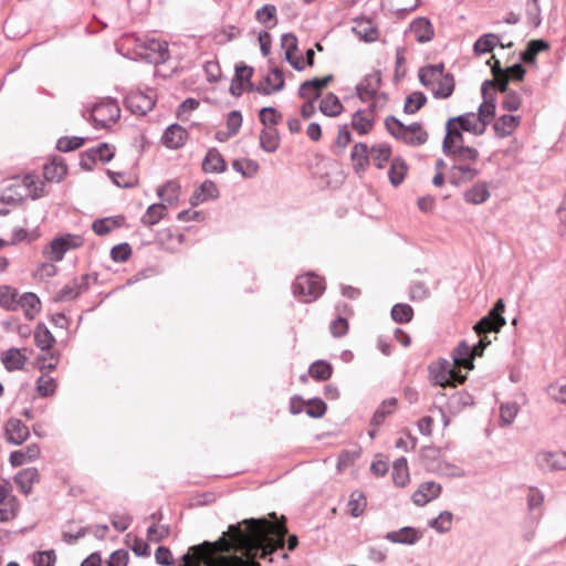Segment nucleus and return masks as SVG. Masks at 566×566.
<instances>
[{"mask_svg": "<svg viewBox=\"0 0 566 566\" xmlns=\"http://www.w3.org/2000/svg\"><path fill=\"white\" fill-rule=\"evenodd\" d=\"M242 523L247 525L251 533L243 534L239 528V524L229 526L230 531L239 532L237 552L240 555L237 553L231 555L223 566H260L255 557L265 558L271 553V547L274 545L273 532H276L279 535L277 544L283 545L284 543V536L287 533L285 526L269 525L264 517L245 518Z\"/></svg>", "mask_w": 566, "mask_h": 566, "instance_id": "obj_1", "label": "nucleus"}, {"mask_svg": "<svg viewBox=\"0 0 566 566\" xmlns=\"http://www.w3.org/2000/svg\"><path fill=\"white\" fill-rule=\"evenodd\" d=\"M385 127L387 132L398 140L403 142L409 146H421L428 140V133L422 128L421 123L413 122L405 125L400 119L394 115L385 118Z\"/></svg>", "mask_w": 566, "mask_h": 566, "instance_id": "obj_2", "label": "nucleus"}, {"mask_svg": "<svg viewBox=\"0 0 566 566\" xmlns=\"http://www.w3.org/2000/svg\"><path fill=\"white\" fill-rule=\"evenodd\" d=\"M293 295L301 302L310 303L317 300L325 291L324 279L313 272L296 276L292 284Z\"/></svg>", "mask_w": 566, "mask_h": 566, "instance_id": "obj_3", "label": "nucleus"}, {"mask_svg": "<svg viewBox=\"0 0 566 566\" xmlns=\"http://www.w3.org/2000/svg\"><path fill=\"white\" fill-rule=\"evenodd\" d=\"M136 49L139 50L138 54L147 60L149 63H163L169 57L168 43L155 38L150 39H136Z\"/></svg>", "mask_w": 566, "mask_h": 566, "instance_id": "obj_4", "label": "nucleus"}, {"mask_svg": "<svg viewBox=\"0 0 566 566\" xmlns=\"http://www.w3.org/2000/svg\"><path fill=\"white\" fill-rule=\"evenodd\" d=\"M83 239L80 235L66 233L54 238L44 249L43 254L51 261L60 262L69 250L80 248Z\"/></svg>", "mask_w": 566, "mask_h": 566, "instance_id": "obj_5", "label": "nucleus"}, {"mask_svg": "<svg viewBox=\"0 0 566 566\" xmlns=\"http://www.w3.org/2000/svg\"><path fill=\"white\" fill-rule=\"evenodd\" d=\"M115 156V148L106 142L91 147L80 154V167L91 171L97 161L109 163Z\"/></svg>", "mask_w": 566, "mask_h": 566, "instance_id": "obj_6", "label": "nucleus"}, {"mask_svg": "<svg viewBox=\"0 0 566 566\" xmlns=\"http://www.w3.org/2000/svg\"><path fill=\"white\" fill-rule=\"evenodd\" d=\"M505 310V304L502 298H499L492 308L489 311V314L483 316L476 324L474 325V331L481 335L483 333H497L500 329L506 324V321L503 316Z\"/></svg>", "mask_w": 566, "mask_h": 566, "instance_id": "obj_7", "label": "nucleus"}, {"mask_svg": "<svg viewBox=\"0 0 566 566\" xmlns=\"http://www.w3.org/2000/svg\"><path fill=\"white\" fill-rule=\"evenodd\" d=\"M429 379L433 386L448 387L453 382L454 369L450 366V363L441 358L437 363H432L428 367Z\"/></svg>", "mask_w": 566, "mask_h": 566, "instance_id": "obj_8", "label": "nucleus"}, {"mask_svg": "<svg viewBox=\"0 0 566 566\" xmlns=\"http://www.w3.org/2000/svg\"><path fill=\"white\" fill-rule=\"evenodd\" d=\"M155 99L144 92L136 91L128 93L124 98V106L132 114L144 116L155 106Z\"/></svg>", "mask_w": 566, "mask_h": 566, "instance_id": "obj_9", "label": "nucleus"}, {"mask_svg": "<svg viewBox=\"0 0 566 566\" xmlns=\"http://www.w3.org/2000/svg\"><path fill=\"white\" fill-rule=\"evenodd\" d=\"M535 460L539 470L544 472L566 470L565 451H539Z\"/></svg>", "mask_w": 566, "mask_h": 566, "instance_id": "obj_10", "label": "nucleus"}, {"mask_svg": "<svg viewBox=\"0 0 566 566\" xmlns=\"http://www.w3.org/2000/svg\"><path fill=\"white\" fill-rule=\"evenodd\" d=\"M381 86V72L374 71L364 76V78L356 85V96L366 102L376 98L378 90Z\"/></svg>", "mask_w": 566, "mask_h": 566, "instance_id": "obj_11", "label": "nucleus"}, {"mask_svg": "<svg viewBox=\"0 0 566 566\" xmlns=\"http://www.w3.org/2000/svg\"><path fill=\"white\" fill-rule=\"evenodd\" d=\"M442 492L441 484L434 482V481H426L422 482L418 489L413 492L411 495L412 502L417 506H424L432 500H436L440 496Z\"/></svg>", "mask_w": 566, "mask_h": 566, "instance_id": "obj_12", "label": "nucleus"}, {"mask_svg": "<svg viewBox=\"0 0 566 566\" xmlns=\"http://www.w3.org/2000/svg\"><path fill=\"white\" fill-rule=\"evenodd\" d=\"M7 441L20 446L30 437L29 428L18 418H10L4 426Z\"/></svg>", "mask_w": 566, "mask_h": 566, "instance_id": "obj_13", "label": "nucleus"}, {"mask_svg": "<svg viewBox=\"0 0 566 566\" xmlns=\"http://www.w3.org/2000/svg\"><path fill=\"white\" fill-rule=\"evenodd\" d=\"M188 138V132L178 123L169 125L163 136L161 143L169 149L182 147Z\"/></svg>", "mask_w": 566, "mask_h": 566, "instance_id": "obj_14", "label": "nucleus"}, {"mask_svg": "<svg viewBox=\"0 0 566 566\" xmlns=\"http://www.w3.org/2000/svg\"><path fill=\"white\" fill-rule=\"evenodd\" d=\"M463 130L454 126V119H448L446 123V135L442 140V153L453 154V149L463 145Z\"/></svg>", "mask_w": 566, "mask_h": 566, "instance_id": "obj_15", "label": "nucleus"}, {"mask_svg": "<svg viewBox=\"0 0 566 566\" xmlns=\"http://www.w3.org/2000/svg\"><path fill=\"white\" fill-rule=\"evenodd\" d=\"M201 168L206 174H221L227 170L228 165L220 151L211 147L202 159Z\"/></svg>", "mask_w": 566, "mask_h": 566, "instance_id": "obj_16", "label": "nucleus"}, {"mask_svg": "<svg viewBox=\"0 0 566 566\" xmlns=\"http://www.w3.org/2000/svg\"><path fill=\"white\" fill-rule=\"evenodd\" d=\"M369 157L370 148L367 146V144L359 142L354 145L350 154V159L353 161L354 171L358 176L365 174L369 165Z\"/></svg>", "mask_w": 566, "mask_h": 566, "instance_id": "obj_17", "label": "nucleus"}, {"mask_svg": "<svg viewBox=\"0 0 566 566\" xmlns=\"http://www.w3.org/2000/svg\"><path fill=\"white\" fill-rule=\"evenodd\" d=\"M409 30L415 34L417 42L427 43L434 36V29L430 20L426 17H418L409 25Z\"/></svg>", "mask_w": 566, "mask_h": 566, "instance_id": "obj_18", "label": "nucleus"}, {"mask_svg": "<svg viewBox=\"0 0 566 566\" xmlns=\"http://www.w3.org/2000/svg\"><path fill=\"white\" fill-rule=\"evenodd\" d=\"M422 534L412 526H403L399 531L388 532L385 536L391 543L413 545L420 538Z\"/></svg>", "mask_w": 566, "mask_h": 566, "instance_id": "obj_19", "label": "nucleus"}, {"mask_svg": "<svg viewBox=\"0 0 566 566\" xmlns=\"http://www.w3.org/2000/svg\"><path fill=\"white\" fill-rule=\"evenodd\" d=\"M66 174L67 165L62 157H54L43 166V176L45 181L60 182Z\"/></svg>", "mask_w": 566, "mask_h": 566, "instance_id": "obj_20", "label": "nucleus"}, {"mask_svg": "<svg viewBox=\"0 0 566 566\" xmlns=\"http://www.w3.org/2000/svg\"><path fill=\"white\" fill-rule=\"evenodd\" d=\"M521 123V116L502 115L493 124V130L497 138H505L515 130Z\"/></svg>", "mask_w": 566, "mask_h": 566, "instance_id": "obj_21", "label": "nucleus"}, {"mask_svg": "<svg viewBox=\"0 0 566 566\" xmlns=\"http://www.w3.org/2000/svg\"><path fill=\"white\" fill-rule=\"evenodd\" d=\"M13 481L20 491L28 495L32 492L33 484L40 481V473L36 468H27L19 471L14 475Z\"/></svg>", "mask_w": 566, "mask_h": 566, "instance_id": "obj_22", "label": "nucleus"}, {"mask_svg": "<svg viewBox=\"0 0 566 566\" xmlns=\"http://www.w3.org/2000/svg\"><path fill=\"white\" fill-rule=\"evenodd\" d=\"M449 119H454V124H459V128L474 136H481L485 133L473 112L463 113Z\"/></svg>", "mask_w": 566, "mask_h": 566, "instance_id": "obj_23", "label": "nucleus"}, {"mask_svg": "<svg viewBox=\"0 0 566 566\" xmlns=\"http://www.w3.org/2000/svg\"><path fill=\"white\" fill-rule=\"evenodd\" d=\"M490 196L489 184L486 181H478L463 192L465 202L471 205L484 203Z\"/></svg>", "mask_w": 566, "mask_h": 566, "instance_id": "obj_24", "label": "nucleus"}, {"mask_svg": "<svg viewBox=\"0 0 566 566\" xmlns=\"http://www.w3.org/2000/svg\"><path fill=\"white\" fill-rule=\"evenodd\" d=\"M495 111L496 96L483 97V102L480 104L478 113H475V115L480 125L483 126L484 132L486 130V127L491 124L492 119L494 118Z\"/></svg>", "mask_w": 566, "mask_h": 566, "instance_id": "obj_25", "label": "nucleus"}, {"mask_svg": "<svg viewBox=\"0 0 566 566\" xmlns=\"http://www.w3.org/2000/svg\"><path fill=\"white\" fill-rule=\"evenodd\" d=\"M549 44L544 39H534L527 42L526 48L521 51L520 60L524 64H535L538 53L547 50Z\"/></svg>", "mask_w": 566, "mask_h": 566, "instance_id": "obj_26", "label": "nucleus"}, {"mask_svg": "<svg viewBox=\"0 0 566 566\" xmlns=\"http://www.w3.org/2000/svg\"><path fill=\"white\" fill-rule=\"evenodd\" d=\"M452 359L455 365L462 366L468 370H472L474 368V355L465 340H461L453 349Z\"/></svg>", "mask_w": 566, "mask_h": 566, "instance_id": "obj_27", "label": "nucleus"}, {"mask_svg": "<svg viewBox=\"0 0 566 566\" xmlns=\"http://www.w3.org/2000/svg\"><path fill=\"white\" fill-rule=\"evenodd\" d=\"M318 109L325 115V116H328V117H337L339 116L343 111H344V106L339 99V97L332 93V92H328L321 101L319 103V106H318Z\"/></svg>", "mask_w": 566, "mask_h": 566, "instance_id": "obj_28", "label": "nucleus"}, {"mask_svg": "<svg viewBox=\"0 0 566 566\" xmlns=\"http://www.w3.org/2000/svg\"><path fill=\"white\" fill-rule=\"evenodd\" d=\"M333 365L325 359H317L308 366L307 375L315 381L323 382L333 376Z\"/></svg>", "mask_w": 566, "mask_h": 566, "instance_id": "obj_29", "label": "nucleus"}, {"mask_svg": "<svg viewBox=\"0 0 566 566\" xmlns=\"http://www.w3.org/2000/svg\"><path fill=\"white\" fill-rule=\"evenodd\" d=\"M1 361L8 371L21 370L25 365L27 356L21 353V349L12 347L2 355Z\"/></svg>", "mask_w": 566, "mask_h": 566, "instance_id": "obj_30", "label": "nucleus"}, {"mask_svg": "<svg viewBox=\"0 0 566 566\" xmlns=\"http://www.w3.org/2000/svg\"><path fill=\"white\" fill-rule=\"evenodd\" d=\"M260 147L265 153H274L280 147V134L276 127H264L260 132Z\"/></svg>", "mask_w": 566, "mask_h": 566, "instance_id": "obj_31", "label": "nucleus"}, {"mask_svg": "<svg viewBox=\"0 0 566 566\" xmlns=\"http://www.w3.org/2000/svg\"><path fill=\"white\" fill-rule=\"evenodd\" d=\"M33 336L35 346L43 352L51 350L56 342L55 337L44 323H38Z\"/></svg>", "mask_w": 566, "mask_h": 566, "instance_id": "obj_32", "label": "nucleus"}, {"mask_svg": "<svg viewBox=\"0 0 566 566\" xmlns=\"http://www.w3.org/2000/svg\"><path fill=\"white\" fill-rule=\"evenodd\" d=\"M19 307L24 310V316L27 319L32 321L35 314L40 312L41 302L36 294L32 292L23 293L18 301Z\"/></svg>", "mask_w": 566, "mask_h": 566, "instance_id": "obj_33", "label": "nucleus"}, {"mask_svg": "<svg viewBox=\"0 0 566 566\" xmlns=\"http://www.w3.org/2000/svg\"><path fill=\"white\" fill-rule=\"evenodd\" d=\"M474 399L465 390L454 391L447 400V408L451 413L460 412L464 407L472 406Z\"/></svg>", "mask_w": 566, "mask_h": 566, "instance_id": "obj_34", "label": "nucleus"}, {"mask_svg": "<svg viewBox=\"0 0 566 566\" xmlns=\"http://www.w3.org/2000/svg\"><path fill=\"white\" fill-rule=\"evenodd\" d=\"M333 78H334V76L332 74H328L323 77H313V78L306 80L300 85V87L297 90V95L301 98H306L307 94H308L307 91H312V93L313 92L321 93V90L328 86L329 83L333 81Z\"/></svg>", "mask_w": 566, "mask_h": 566, "instance_id": "obj_35", "label": "nucleus"}, {"mask_svg": "<svg viewBox=\"0 0 566 566\" xmlns=\"http://www.w3.org/2000/svg\"><path fill=\"white\" fill-rule=\"evenodd\" d=\"M391 157V146L387 143L376 144L370 147V157L377 169L385 168Z\"/></svg>", "mask_w": 566, "mask_h": 566, "instance_id": "obj_36", "label": "nucleus"}, {"mask_svg": "<svg viewBox=\"0 0 566 566\" xmlns=\"http://www.w3.org/2000/svg\"><path fill=\"white\" fill-rule=\"evenodd\" d=\"M397 402V398L395 397H390L388 399L382 400V402L377 407L371 417L370 426L379 427L380 424H382L385 419L394 412Z\"/></svg>", "mask_w": 566, "mask_h": 566, "instance_id": "obj_37", "label": "nucleus"}, {"mask_svg": "<svg viewBox=\"0 0 566 566\" xmlns=\"http://www.w3.org/2000/svg\"><path fill=\"white\" fill-rule=\"evenodd\" d=\"M167 213V206L164 202L151 203L142 216L140 221L145 226L157 224Z\"/></svg>", "mask_w": 566, "mask_h": 566, "instance_id": "obj_38", "label": "nucleus"}, {"mask_svg": "<svg viewBox=\"0 0 566 566\" xmlns=\"http://www.w3.org/2000/svg\"><path fill=\"white\" fill-rule=\"evenodd\" d=\"M391 475L396 486L402 488L409 482L408 462L405 457L394 461Z\"/></svg>", "mask_w": 566, "mask_h": 566, "instance_id": "obj_39", "label": "nucleus"}, {"mask_svg": "<svg viewBox=\"0 0 566 566\" xmlns=\"http://www.w3.org/2000/svg\"><path fill=\"white\" fill-rule=\"evenodd\" d=\"M179 192L180 185L175 180H168L157 189V196L170 206L178 201Z\"/></svg>", "mask_w": 566, "mask_h": 566, "instance_id": "obj_40", "label": "nucleus"}, {"mask_svg": "<svg viewBox=\"0 0 566 566\" xmlns=\"http://www.w3.org/2000/svg\"><path fill=\"white\" fill-rule=\"evenodd\" d=\"M500 44V39L494 33H486L481 35L473 44V52L475 55L481 56L486 54Z\"/></svg>", "mask_w": 566, "mask_h": 566, "instance_id": "obj_41", "label": "nucleus"}, {"mask_svg": "<svg viewBox=\"0 0 566 566\" xmlns=\"http://www.w3.org/2000/svg\"><path fill=\"white\" fill-rule=\"evenodd\" d=\"M407 170V163L401 157H396L391 160L388 176L394 187L399 186L403 181Z\"/></svg>", "mask_w": 566, "mask_h": 566, "instance_id": "obj_42", "label": "nucleus"}, {"mask_svg": "<svg viewBox=\"0 0 566 566\" xmlns=\"http://www.w3.org/2000/svg\"><path fill=\"white\" fill-rule=\"evenodd\" d=\"M454 85V76L447 73L446 76L438 80L437 86L432 87L433 97L440 99L450 97L453 94Z\"/></svg>", "mask_w": 566, "mask_h": 566, "instance_id": "obj_43", "label": "nucleus"}, {"mask_svg": "<svg viewBox=\"0 0 566 566\" xmlns=\"http://www.w3.org/2000/svg\"><path fill=\"white\" fill-rule=\"evenodd\" d=\"M374 123L373 116H367L364 111L358 109L353 114L350 125L359 135H366L371 130Z\"/></svg>", "mask_w": 566, "mask_h": 566, "instance_id": "obj_44", "label": "nucleus"}, {"mask_svg": "<svg viewBox=\"0 0 566 566\" xmlns=\"http://www.w3.org/2000/svg\"><path fill=\"white\" fill-rule=\"evenodd\" d=\"M18 291L9 285L0 286V306L7 311H17L19 308Z\"/></svg>", "mask_w": 566, "mask_h": 566, "instance_id": "obj_45", "label": "nucleus"}, {"mask_svg": "<svg viewBox=\"0 0 566 566\" xmlns=\"http://www.w3.org/2000/svg\"><path fill=\"white\" fill-rule=\"evenodd\" d=\"M428 98L423 92L415 91L411 94H409L403 104V113L411 115L417 113L420 108H422Z\"/></svg>", "mask_w": 566, "mask_h": 566, "instance_id": "obj_46", "label": "nucleus"}, {"mask_svg": "<svg viewBox=\"0 0 566 566\" xmlns=\"http://www.w3.org/2000/svg\"><path fill=\"white\" fill-rule=\"evenodd\" d=\"M255 20L269 29L274 27L276 24V7L270 3L262 6L255 11Z\"/></svg>", "mask_w": 566, "mask_h": 566, "instance_id": "obj_47", "label": "nucleus"}, {"mask_svg": "<svg viewBox=\"0 0 566 566\" xmlns=\"http://www.w3.org/2000/svg\"><path fill=\"white\" fill-rule=\"evenodd\" d=\"M283 118L281 112L273 106H264L259 111V119L264 127H275Z\"/></svg>", "mask_w": 566, "mask_h": 566, "instance_id": "obj_48", "label": "nucleus"}, {"mask_svg": "<svg viewBox=\"0 0 566 566\" xmlns=\"http://www.w3.org/2000/svg\"><path fill=\"white\" fill-rule=\"evenodd\" d=\"M390 316L399 324L409 323L413 317V308L407 303H397L391 307Z\"/></svg>", "mask_w": 566, "mask_h": 566, "instance_id": "obj_49", "label": "nucleus"}, {"mask_svg": "<svg viewBox=\"0 0 566 566\" xmlns=\"http://www.w3.org/2000/svg\"><path fill=\"white\" fill-rule=\"evenodd\" d=\"M453 154H444L446 157L455 161H476L479 158L478 149L470 146H458L453 149Z\"/></svg>", "mask_w": 566, "mask_h": 566, "instance_id": "obj_50", "label": "nucleus"}, {"mask_svg": "<svg viewBox=\"0 0 566 566\" xmlns=\"http://www.w3.org/2000/svg\"><path fill=\"white\" fill-rule=\"evenodd\" d=\"M327 411L326 402L319 397L306 400L305 413L313 419L322 418Z\"/></svg>", "mask_w": 566, "mask_h": 566, "instance_id": "obj_51", "label": "nucleus"}, {"mask_svg": "<svg viewBox=\"0 0 566 566\" xmlns=\"http://www.w3.org/2000/svg\"><path fill=\"white\" fill-rule=\"evenodd\" d=\"M453 514L450 511H442L437 517L429 521V527L436 530L440 534L450 531Z\"/></svg>", "mask_w": 566, "mask_h": 566, "instance_id": "obj_52", "label": "nucleus"}, {"mask_svg": "<svg viewBox=\"0 0 566 566\" xmlns=\"http://www.w3.org/2000/svg\"><path fill=\"white\" fill-rule=\"evenodd\" d=\"M366 505H367V500H366L365 494L361 491L355 490L350 493L348 506H349V513L353 517L360 516L363 514Z\"/></svg>", "mask_w": 566, "mask_h": 566, "instance_id": "obj_53", "label": "nucleus"}, {"mask_svg": "<svg viewBox=\"0 0 566 566\" xmlns=\"http://www.w3.org/2000/svg\"><path fill=\"white\" fill-rule=\"evenodd\" d=\"M86 138L80 136L60 137L56 142V149L62 153H70L81 148L85 144Z\"/></svg>", "mask_w": 566, "mask_h": 566, "instance_id": "obj_54", "label": "nucleus"}, {"mask_svg": "<svg viewBox=\"0 0 566 566\" xmlns=\"http://www.w3.org/2000/svg\"><path fill=\"white\" fill-rule=\"evenodd\" d=\"M430 296V290L423 282H412L409 286V298L412 302L424 301Z\"/></svg>", "mask_w": 566, "mask_h": 566, "instance_id": "obj_55", "label": "nucleus"}, {"mask_svg": "<svg viewBox=\"0 0 566 566\" xmlns=\"http://www.w3.org/2000/svg\"><path fill=\"white\" fill-rule=\"evenodd\" d=\"M169 534V525H157L154 523L147 528V538L150 542L159 543L164 541L166 537H168Z\"/></svg>", "mask_w": 566, "mask_h": 566, "instance_id": "obj_56", "label": "nucleus"}, {"mask_svg": "<svg viewBox=\"0 0 566 566\" xmlns=\"http://www.w3.org/2000/svg\"><path fill=\"white\" fill-rule=\"evenodd\" d=\"M518 412V407L515 402L503 403L500 407V421L501 426L511 424Z\"/></svg>", "mask_w": 566, "mask_h": 566, "instance_id": "obj_57", "label": "nucleus"}, {"mask_svg": "<svg viewBox=\"0 0 566 566\" xmlns=\"http://www.w3.org/2000/svg\"><path fill=\"white\" fill-rule=\"evenodd\" d=\"M297 38L294 33H284L281 38V46L285 50L284 60H290L297 51Z\"/></svg>", "mask_w": 566, "mask_h": 566, "instance_id": "obj_58", "label": "nucleus"}, {"mask_svg": "<svg viewBox=\"0 0 566 566\" xmlns=\"http://www.w3.org/2000/svg\"><path fill=\"white\" fill-rule=\"evenodd\" d=\"M56 381L54 378L40 376L36 379V391L41 397H50L55 392Z\"/></svg>", "mask_w": 566, "mask_h": 566, "instance_id": "obj_59", "label": "nucleus"}, {"mask_svg": "<svg viewBox=\"0 0 566 566\" xmlns=\"http://www.w3.org/2000/svg\"><path fill=\"white\" fill-rule=\"evenodd\" d=\"M130 255L132 248L127 242L118 243L111 249V259L114 262H125Z\"/></svg>", "mask_w": 566, "mask_h": 566, "instance_id": "obj_60", "label": "nucleus"}, {"mask_svg": "<svg viewBox=\"0 0 566 566\" xmlns=\"http://www.w3.org/2000/svg\"><path fill=\"white\" fill-rule=\"evenodd\" d=\"M254 73V69L243 62L237 63L234 66V76L232 80L242 84L250 83Z\"/></svg>", "mask_w": 566, "mask_h": 566, "instance_id": "obj_61", "label": "nucleus"}, {"mask_svg": "<svg viewBox=\"0 0 566 566\" xmlns=\"http://www.w3.org/2000/svg\"><path fill=\"white\" fill-rule=\"evenodd\" d=\"M526 14L528 18L530 23L537 28L541 25L542 18H541V7L538 0H528L526 3Z\"/></svg>", "mask_w": 566, "mask_h": 566, "instance_id": "obj_62", "label": "nucleus"}, {"mask_svg": "<svg viewBox=\"0 0 566 566\" xmlns=\"http://www.w3.org/2000/svg\"><path fill=\"white\" fill-rule=\"evenodd\" d=\"M198 190L201 193L202 198H205L206 201L216 200L220 196V191H219L217 185L210 179L205 180L198 187Z\"/></svg>", "mask_w": 566, "mask_h": 566, "instance_id": "obj_63", "label": "nucleus"}, {"mask_svg": "<svg viewBox=\"0 0 566 566\" xmlns=\"http://www.w3.org/2000/svg\"><path fill=\"white\" fill-rule=\"evenodd\" d=\"M348 321L343 316L336 317L329 325V331L335 338L344 337L348 333Z\"/></svg>", "mask_w": 566, "mask_h": 566, "instance_id": "obj_64", "label": "nucleus"}]
</instances>
